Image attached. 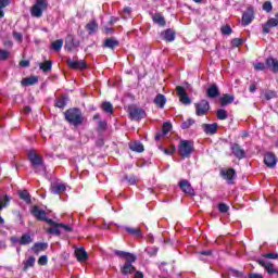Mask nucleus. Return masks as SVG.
Listing matches in <instances>:
<instances>
[{
  "label": "nucleus",
  "instance_id": "1",
  "mask_svg": "<svg viewBox=\"0 0 278 278\" xmlns=\"http://www.w3.org/2000/svg\"><path fill=\"white\" fill-rule=\"evenodd\" d=\"M64 116L65 121L74 127H79L80 125H84V115L81 114V110L77 108L65 111Z\"/></svg>",
  "mask_w": 278,
  "mask_h": 278
},
{
  "label": "nucleus",
  "instance_id": "2",
  "mask_svg": "<svg viewBox=\"0 0 278 278\" xmlns=\"http://www.w3.org/2000/svg\"><path fill=\"white\" fill-rule=\"evenodd\" d=\"M49 8V2L47 0H36L35 4L30 9V14L35 18H40L42 16V12Z\"/></svg>",
  "mask_w": 278,
  "mask_h": 278
},
{
  "label": "nucleus",
  "instance_id": "3",
  "mask_svg": "<svg viewBox=\"0 0 278 278\" xmlns=\"http://www.w3.org/2000/svg\"><path fill=\"white\" fill-rule=\"evenodd\" d=\"M194 151V143L190 140H181L178 147V153L181 157H190Z\"/></svg>",
  "mask_w": 278,
  "mask_h": 278
},
{
  "label": "nucleus",
  "instance_id": "4",
  "mask_svg": "<svg viewBox=\"0 0 278 278\" xmlns=\"http://www.w3.org/2000/svg\"><path fill=\"white\" fill-rule=\"evenodd\" d=\"M28 160H29L33 168H38L40 166H45V161L42 160V155L36 153V150L29 151Z\"/></svg>",
  "mask_w": 278,
  "mask_h": 278
},
{
  "label": "nucleus",
  "instance_id": "5",
  "mask_svg": "<svg viewBox=\"0 0 278 278\" xmlns=\"http://www.w3.org/2000/svg\"><path fill=\"white\" fill-rule=\"evenodd\" d=\"M30 214H33L37 220H46L48 225H55L53 219L47 218V212L40 210L38 206H33Z\"/></svg>",
  "mask_w": 278,
  "mask_h": 278
},
{
  "label": "nucleus",
  "instance_id": "6",
  "mask_svg": "<svg viewBox=\"0 0 278 278\" xmlns=\"http://www.w3.org/2000/svg\"><path fill=\"white\" fill-rule=\"evenodd\" d=\"M197 116H205L210 112V102L207 100H201L194 104Z\"/></svg>",
  "mask_w": 278,
  "mask_h": 278
},
{
  "label": "nucleus",
  "instance_id": "7",
  "mask_svg": "<svg viewBox=\"0 0 278 278\" xmlns=\"http://www.w3.org/2000/svg\"><path fill=\"white\" fill-rule=\"evenodd\" d=\"M253 18H255V11L253 10V7H249L242 15L241 25L243 27L251 25V23H253Z\"/></svg>",
  "mask_w": 278,
  "mask_h": 278
},
{
  "label": "nucleus",
  "instance_id": "8",
  "mask_svg": "<svg viewBox=\"0 0 278 278\" xmlns=\"http://www.w3.org/2000/svg\"><path fill=\"white\" fill-rule=\"evenodd\" d=\"M176 92L179 97L180 103H182L184 105H190V103H192V100L190 99V97H188V92H186V89L184 87H176Z\"/></svg>",
  "mask_w": 278,
  "mask_h": 278
},
{
  "label": "nucleus",
  "instance_id": "9",
  "mask_svg": "<svg viewBox=\"0 0 278 278\" xmlns=\"http://www.w3.org/2000/svg\"><path fill=\"white\" fill-rule=\"evenodd\" d=\"M129 116L132 121H142L147 116V112L138 108H129Z\"/></svg>",
  "mask_w": 278,
  "mask_h": 278
},
{
  "label": "nucleus",
  "instance_id": "10",
  "mask_svg": "<svg viewBox=\"0 0 278 278\" xmlns=\"http://www.w3.org/2000/svg\"><path fill=\"white\" fill-rule=\"evenodd\" d=\"M114 253L117 255V257L125 260L126 264H134V262L137 260L136 255L129 252L115 250Z\"/></svg>",
  "mask_w": 278,
  "mask_h": 278
},
{
  "label": "nucleus",
  "instance_id": "11",
  "mask_svg": "<svg viewBox=\"0 0 278 278\" xmlns=\"http://www.w3.org/2000/svg\"><path fill=\"white\" fill-rule=\"evenodd\" d=\"M231 151H232V154L235 155V157H237V160H244V157H247V152L238 143H233L231 146Z\"/></svg>",
  "mask_w": 278,
  "mask_h": 278
},
{
  "label": "nucleus",
  "instance_id": "12",
  "mask_svg": "<svg viewBox=\"0 0 278 278\" xmlns=\"http://www.w3.org/2000/svg\"><path fill=\"white\" fill-rule=\"evenodd\" d=\"M67 64L70 68H73L74 71H84V68L88 67V64L86 61L80 60V61H73V60H67Z\"/></svg>",
  "mask_w": 278,
  "mask_h": 278
},
{
  "label": "nucleus",
  "instance_id": "13",
  "mask_svg": "<svg viewBox=\"0 0 278 278\" xmlns=\"http://www.w3.org/2000/svg\"><path fill=\"white\" fill-rule=\"evenodd\" d=\"M264 162L268 168H275L277 166V156L273 152L265 154Z\"/></svg>",
  "mask_w": 278,
  "mask_h": 278
},
{
  "label": "nucleus",
  "instance_id": "14",
  "mask_svg": "<svg viewBox=\"0 0 278 278\" xmlns=\"http://www.w3.org/2000/svg\"><path fill=\"white\" fill-rule=\"evenodd\" d=\"M179 188L180 190H182V192H185V194H194V189L192 188V185H190V181H188L187 179L180 180Z\"/></svg>",
  "mask_w": 278,
  "mask_h": 278
},
{
  "label": "nucleus",
  "instance_id": "15",
  "mask_svg": "<svg viewBox=\"0 0 278 278\" xmlns=\"http://www.w3.org/2000/svg\"><path fill=\"white\" fill-rule=\"evenodd\" d=\"M206 97H208V99H217V97H220V89L218 88V85H211L206 90Z\"/></svg>",
  "mask_w": 278,
  "mask_h": 278
},
{
  "label": "nucleus",
  "instance_id": "16",
  "mask_svg": "<svg viewBox=\"0 0 278 278\" xmlns=\"http://www.w3.org/2000/svg\"><path fill=\"white\" fill-rule=\"evenodd\" d=\"M104 49L114 50L116 47H121V41L114 37L106 38L103 45Z\"/></svg>",
  "mask_w": 278,
  "mask_h": 278
},
{
  "label": "nucleus",
  "instance_id": "17",
  "mask_svg": "<svg viewBox=\"0 0 278 278\" xmlns=\"http://www.w3.org/2000/svg\"><path fill=\"white\" fill-rule=\"evenodd\" d=\"M257 263L260 264V266H263V268H265L268 275H275V273H277V269H275V265H273V263L265 260H258Z\"/></svg>",
  "mask_w": 278,
  "mask_h": 278
},
{
  "label": "nucleus",
  "instance_id": "18",
  "mask_svg": "<svg viewBox=\"0 0 278 278\" xmlns=\"http://www.w3.org/2000/svg\"><path fill=\"white\" fill-rule=\"evenodd\" d=\"M202 128L204 129V134H207L210 136H214L218 131V124H203Z\"/></svg>",
  "mask_w": 278,
  "mask_h": 278
},
{
  "label": "nucleus",
  "instance_id": "19",
  "mask_svg": "<svg viewBox=\"0 0 278 278\" xmlns=\"http://www.w3.org/2000/svg\"><path fill=\"white\" fill-rule=\"evenodd\" d=\"M222 175L224 179H227L228 184H233V180L236 179V169L228 168L226 172L222 170Z\"/></svg>",
  "mask_w": 278,
  "mask_h": 278
},
{
  "label": "nucleus",
  "instance_id": "20",
  "mask_svg": "<svg viewBox=\"0 0 278 278\" xmlns=\"http://www.w3.org/2000/svg\"><path fill=\"white\" fill-rule=\"evenodd\" d=\"M49 249V243L45 242H37L31 247V251L35 253V255H39L41 251H47Z\"/></svg>",
  "mask_w": 278,
  "mask_h": 278
},
{
  "label": "nucleus",
  "instance_id": "21",
  "mask_svg": "<svg viewBox=\"0 0 278 278\" xmlns=\"http://www.w3.org/2000/svg\"><path fill=\"white\" fill-rule=\"evenodd\" d=\"M278 25V20L275 17L269 18L265 25H263V34H270V28L271 27H277Z\"/></svg>",
  "mask_w": 278,
  "mask_h": 278
},
{
  "label": "nucleus",
  "instance_id": "22",
  "mask_svg": "<svg viewBox=\"0 0 278 278\" xmlns=\"http://www.w3.org/2000/svg\"><path fill=\"white\" fill-rule=\"evenodd\" d=\"M75 255L78 262H86L88 260V252L84 248H76Z\"/></svg>",
  "mask_w": 278,
  "mask_h": 278
},
{
  "label": "nucleus",
  "instance_id": "23",
  "mask_svg": "<svg viewBox=\"0 0 278 278\" xmlns=\"http://www.w3.org/2000/svg\"><path fill=\"white\" fill-rule=\"evenodd\" d=\"M161 37L166 42H173L175 40V30L173 29H166L165 31L161 33Z\"/></svg>",
  "mask_w": 278,
  "mask_h": 278
},
{
  "label": "nucleus",
  "instance_id": "24",
  "mask_svg": "<svg viewBox=\"0 0 278 278\" xmlns=\"http://www.w3.org/2000/svg\"><path fill=\"white\" fill-rule=\"evenodd\" d=\"M236 100V97L233 94L225 93L223 97L219 98V103L225 108V105L231 104L232 101Z\"/></svg>",
  "mask_w": 278,
  "mask_h": 278
},
{
  "label": "nucleus",
  "instance_id": "25",
  "mask_svg": "<svg viewBox=\"0 0 278 278\" xmlns=\"http://www.w3.org/2000/svg\"><path fill=\"white\" fill-rule=\"evenodd\" d=\"M66 192V186L62 184H54L51 186V193L52 194H62Z\"/></svg>",
  "mask_w": 278,
  "mask_h": 278
},
{
  "label": "nucleus",
  "instance_id": "26",
  "mask_svg": "<svg viewBox=\"0 0 278 278\" xmlns=\"http://www.w3.org/2000/svg\"><path fill=\"white\" fill-rule=\"evenodd\" d=\"M17 194L22 201H25L27 205L31 204V194H29V191L27 190H20L17 191Z\"/></svg>",
  "mask_w": 278,
  "mask_h": 278
},
{
  "label": "nucleus",
  "instance_id": "27",
  "mask_svg": "<svg viewBox=\"0 0 278 278\" xmlns=\"http://www.w3.org/2000/svg\"><path fill=\"white\" fill-rule=\"evenodd\" d=\"M154 103L157 108H164L166 105V97L162 93L156 94Z\"/></svg>",
  "mask_w": 278,
  "mask_h": 278
},
{
  "label": "nucleus",
  "instance_id": "28",
  "mask_svg": "<svg viewBox=\"0 0 278 278\" xmlns=\"http://www.w3.org/2000/svg\"><path fill=\"white\" fill-rule=\"evenodd\" d=\"M122 275H131V273L136 271V267L131 265V263H125L121 268Z\"/></svg>",
  "mask_w": 278,
  "mask_h": 278
},
{
  "label": "nucleus",
  "instance_id": "29",
  "mask_svg": "<svg viewBox=\"0 0 278 278\" xmlns=\"http://www.w3.org/2000/svg\"><path fill=\"white\" fill-rule=\"evenodd\" d=\"M266 66L271 68L273 73H278V61L277 59L270 58L266 60Z\"/></svg>",
  "mask_w": 278,
  "mask_h": 278
},
{
  "label": "nucleus",
  "instance_id": "30",
  "mask_svg": "<svg viewBox=\"0 0 278 278\" xmlns=\"http://www.w3.org/2000/svg\"><path fill=\"white\" fill-rule=\"evenodd\" d=\"M129 149L130 151H135L136 153H142V151H144V146L139 141H135L132 143H129Z\"/></svg>",
  "mask_w": 278,
  "mask_h": 278
},
{
  "label": "nucleus",
  "instance_id": "31",
  "mask_svg": "<svg viewBox=\"0 0 278 278\" xmlns=\"http://www.w3.org/2000/svg\"><path fill=\"white\" fill-rule=\"evenodd\" d=\"M152 21L156 23V25H160V27H164L166 25V20H164V16L160 13L154 14L152 16Z\"/></svg>",
  "mask_w": 278,
  "mask_h": 278
},
{
  "label": "nucleus",
  "instance_id": "32",
  "mask_svg": "<svg viewBox=\"0 0 278 278\" xmlns=\"http://www.w3.org/2000/svg\"><path fill=\"white\" fill-rule=\"evenodd\" d=\"M66 101H68V97L62 96L56 99L55 101V108H59L60 110H64L66 108Z\"/></svg>",
  "mask_w": 278,
  "mask_h": 278
},
{
  "label": "nucleus",
  "instance_id": "33",
  "mask_svg": "<svg viewBox=\"0 0 278 278\" xmlns=\"http://www.w3.org/2000/svg\"><path fill=\"white\" fill-rule=\"evenodd\" d=\"M34 242V239L31 238V236L29 233H24L21 239H20V244L22 247H25L27 244H31Z\"/></svg>",
  "mask_w": 278,
  "mask_h": 278
},
{
  "label": "nucleus",
  "instance_id": "34",
  "mask_svg": "<svg viewBox=\"0 0 278 278\" xmlns=\"http://www.w3.org/2000/svg\"><path fill=\"white\" fill-rule=\"evenodd\" d=\"M22 86H34L35 84H38V77L33 76V77H27L22 79L21 81Z\"/></svg>",
  "mask_w": 278,
  "mask_h": 278
},
{
  "label": "nucleus",
  "instance_id": "35",
  "mask_svg": "<svg viewBox=\"0 0 278 278\" xmlns=\"http://www.w3.org/2000/svg\"><path fill=\"white\" fill-rule=\"evenodd\" d=\"M86 29L89 34H96L97 29H99V24L96 21H91L86 25Z\"/></svg>",
  "mask_w": 278,
  "mask_h": 278
},
{
  "label": "nucleus",
  "instance_id": "36",
  "mask_svg": "<svg viewBox=\"0 0 278 278\" xmlns=\"http://www.w3.org/2000/svg\"><path fill=\"white\" fill-rule=\"evenodd\" d=\"M102 110L103 112H105V114H109L110 116L114 114V106L110 102H103Z\"/></svg>",
  "mask_w": 278,
  "mask_h": 278
},
{
  "label": "nucleus",
  "instance_id": "37",
  "mask_svg": "<svg viewBox=\"0 0 278 278\" xmlns=\"http://www.w3.org/2000/svg\"><path fill=\"white\" fill-rule=\"evenodd\" d=\"M125 230L127 231V233H131L132 236H136V238L142 237V230L140 228L126 227Z\"/></svg>",
  "mask_w": 278,
  "mask_h": 278
},
{
  "label": "nucleus",
  "instance_id": "38",
  "mask_svg": "<svg viewBox=\"0 0 278 278\" xmlns=\"http://www.w3.org/2000/svg\"><path fill=\"white\" fill-rule=\"evenodd\" d=\"M52 66H53V63L51 61H46L45 63L39 64V68L43 71V73H49Z\"/></svg>",
  "mask_w": 278,
  "mask_h": 278
},
{
  "label": "nucleus",
  "instance_id": "39",
  "mask_svg": "<svg viewBox=\"0 0 278 278\" xmlns=\"http://www.w3.org/2000/svg\"><path fill=\"white\" fill-rule=\"evenodd\" d=\"M217 118L218 121H227L229 118V114L225 111V109L217 110Z\"/></svg>",
  "mask_w": 278,
  "mask_h": 278
},
{
  "label": "nucleus",
  "instance_id": "40",
  "mask_svg": "<svg viewBox=\"0 0 278 278\" xmlns=\"http://www.w3.org/2000/svg\"><path fill=\"white\" fill-rule=\"evenodd\" d=\"M64 46V40L59 39L52 42L51 47L54 51H61Z\"/></svg>",
  "mask_w": 278,
  "mask_h": 278
},
{
  "label": "nucleus",
  "instance_id": "41",
  "mask_svg": "<svg viewBox=\"0 0 278 278\" xmlns=\"http://www.w3.org/2000/svg\"><path fill=\"white\" fill-rule=\"evenodd\" d=\"M36 264V257L29 256L27 261L24 262V270H27V268H31Z\"/></svg>",
  "mask_w": 278,
  "mask_h": 278
},
{
  "label": "nucleus",
  "instance_id": "42",
  "mask_svg": "<svg viewBox=\"0 0 278 278\" xmlns=\"http://www.w3.org/2000/svg\"><path fill=\"white\" fill-rule=\"evenodd\" d=\"M10 58H12V50L10 49H2L1 50V60H10Z\"/></svg>",
  "mask_w": 278,
  "mask_h": 278
},
{
  "label": "nucleus",
  "instance_id": "43",
  "mask_svg": "<svg viewBox=\"0 0 278 278\" xmlns=\"http://www.w3.org/2000/svg\"><path fill=\"white\" fill-rule=\"evenodd\" d=\"M10 201H12L10 195H3L1 199V210H3V207H8L10 205Z\"/></svg>",
  "mask_w": 278,
  "mask_h": 278
},
{
  "label": "nucleus",
  "instance_id": "44",
  "mask_svg": "<svg viewBox=\"0 0 278 278\" xmlns=\"http://www.w3.org/2000/svg\"><path fill=\"white\" fill-rule=\"evenodd\" d=\"M60 226H53L47 229V233H51L52 236H60Z\"/></svg>",
  "mask_w": 278,
  "mask_h": 278
},
{
  "label": "nucleus",
  "instance_id": "45",
  "mask_svg": "<svg viewBox=\"0 0 278 278\" xmlns=\"http://www.w3.org/2000/svg\"><path fill=\"white\" fill-rule=\"evenodd\" d=\"M264 97L267 101H270V99L277 98V91H273V90L265 91Z\"/></svg>",
  "mask_w": 278,
  "mask_h": 278
},
{
  "label": "nucleus",
  "instance_id": "46",
  "mask_svg": "<svg viewBox=\"0 0 278 278\" xmlns=\"http://www.w3.org/2000/svg\"><path fill=\"white\" fill-rule=\"evenodd\" d=\"M172 129H173V124L168 122L163 124V128H162L163 135L166 136V134H168V131H170Z\"/></svg>",
  "mask_w": 278,
  "mask_h": 278
},
{
  "label": "nucleus",
  "instance_id": "47",
  "mask_svg": "<svg viewBox=\"0 0 278 278\" xmlns=\"http://www.w3.org/2000/svg\"><path fill=\"white\" fill-rule=\"evenodd\" d=\"M194 123V119L189 118L186 122L181 124V129H190L192 127V124Z\"/></svg>",
  "mask_w": 278,
  "mask_h": 278
},
{
  "label": "nucleus",
  "instance_id": "48",
  "mask_svg": "<svg viewBox=\"0 0 278 278\" xmlns=\"http://www.w3.org/2000/svg\"><path fill=\"white\" fill-rule=\"evenodd\" d=\"M74 47H75V43H73V37H70L68 39H66L65 49H67L68 51H72Z\"/></svg>",
  "mask_w": 278,
  "mask_h": 278
},
{
  "label": "nucleus",
  "instance_id": "49",
  "mask_svg": "<svg viewBox=\"0 0 278 278\" xmlns=\"http://www.w3.org/2000/svg\"><path fill=\"white\" fill-rule=\"evenodd\" d=\"M218 210L219 212H222V214H227L229 212V205L225 203H219Z\"/></svg>",
  "mask_w": 278,
  "mask_h": 278
},
{
  "label": "nucleus",
  "instance_id": "50",
  "mask_svg": "<svg viewBox=\"0 0 278 278\" xmlns=\"http://www.w3.org/2000/svg\"><path fill=\"white\" fill-rule=\"evenodd\" d=\"M47 262H49V258L47 257V255H42L38 260L39 266H47Z\"/></svg>",
  "mask_w": 278,
  "mask_h": 278
},
{
  "label": "nucleus",
  "instance_id": "51",
  "mask_svg": "<svg viewBox=\"0 0 278 278\" xmlns=\"http://www.w3.org/2000/svg\"><path fill=\"white\" fill-rule=\"evenodd\" d=\"M263 10L265 12H273V3H270L269 1H266L264 4H263Z\"/></svg>",
  "mask_w": 278,
  "mask_h": 278
},
{
  "label": "nucleus",
  "instance_id": "52",
  "mask_svg": "<svg viewBox=\"0 0 278 278\" xmlns=\"http://www.w3.org/2000/svg\"><path fill=\"white\" fill-rule=\"evenodd\" d=\"M146 251L148 252V255H157L159 249L156 247H153V248H147Z\"/></svg>",
  "mask_w": 278,
  "mask_h": 278
},
{
  "label": "nucleus",
  "instance_id": "53",
  "mask_svg": "<svg viewBox=\"0 0 278 278\" xmlns=\"http://www.w3.org/2000/svg\"><path fill=\"white\" fill-rule=\"evenodd\" d=\"M124 179H126L130 186H136V176H125Z\"/></svg>",
  "mask_w": 278,
  "mask_h": 278
},
{
  "label": "nucleus",
  "instance_id": "54",
  "mask_svg": "<svg viewBox=\"0 0 278 278\" xmlns=\"http://www.w3.org/2000/svg\"><path fill=\"white\" fill-rule=\"evenodd\" d=\"M232 29L230 26H224L222 27V34H224L225 36H230Z\"/></svg>",
  "mask_w": 278,
  "mask_h": 278
},
{
  "label": "nucleus",
  "instance_id": "55",
  "mask_svg": "<svg viewBox=\"0 0 278 278\" xmlns=\"http://www.w3.org/2000/svg\"><path fill=\"white\" fill-rule=\"evenodd\" d=\"M52 227H62L63 229H65V231H73V228H71V226L64 224L55 223V225H52Z\"/></svg>",
  "mask_w": 278,
  "mask_h": 278
},
{
  "label": "nucleus",
  "instance_id": "56",
  "mask_svg": "<svg viewBox=\"0 0 278 278\" xmlns=\"http://www.w3.org/2000/svg\"><path fill=\"white\" fill-rule=\"evenodd\" d=\"M105 129H108V122H105V121H100V122H99V130H100V131H105Z\"/></svg>",
  "mask_w": 278,
  "mask_h": 278
},
{
  "label": "nucleus",
  "instance_id": "57",
  "mask_svg": "<svg viewBox=\"0 0 278 278\" xmlns=\"http://www.w3.org/2000/svg\"><path fill=\"white\" fill-rule=\"evenodd\" d=\"M242 39L241 38H235L231 40L232 47H240L242 45Z\"/></svg>",
  "mask_w": 278,
  "mask_h": 278
},
{
  "label": "nucleus",
  "instance_id": "58",
  "mask_svg": "<svg viewBox=\"0 0 278 278\" xmlns=\"http://www.w3.org/2000/svg\"><path fill=\"white\" fill-rule=\"evenodd\" d=\"M3 45L5 47V49L12 50V47H14V42H12V40L7 39L3 41Z\"/></svg>",
  "mask_w": 278,
  "mask_h": 278
},
{
  "label": "nucleus",
  "instance_id": "59",
  "mask_svg": "<svg viewBox=\"0 0 278 278\" xmlns=\"http://www.w3.org/2000/svg\"><path fill=\"white\" fill-rule=\"evenodd\" d=\"M263 257H265L267 260H277L278 254L277 253H267V254H263Z\"/></svg>",
  "mask_w": 278,
  "mask_h": 278
},
{
  "label": "nucleus",
  "instance_id": "60",
  "mask_svg": "<svg viewBox=\"0 0 278 278\" xmlns=\"http://www.w3.org/2000/svg\"><path fill=\"white\" fill-rule=\"evenodd\" d=\"M255 71H265L266 70V64L264 63H256L254 64Z\"/></svg>",
  "mask_w": 278,
  "mask_h": 278
},
{
  "label": "nucleus",
  "instance_id": "61",
  "mask_svg": "<svg viewBox=\"0 0 278 278\" xmlns=\"http://www.w3.org/2000/svg\"><path fill=\"white\" fill-rule=\"evenodd\" d=\"M13 37L15 40H17V42H23V34L14 31Z\"/></svg>",
  "mask_w": 278,
  "mask_h": 278
},
{
  "label": "nucleus",
  "instance_id": "62",
  "mask_svg": "<svg viewBox=\"0 0 278 278\" xmlns=\"http://www.w3.org/2000/svg\"><path fill=\"white\" fill-rule=\"evenodd\" d=\"M161 151H164L165 155H173V153H175V148H173L172 150L168 149H164V148H160Z\"/></svg>",
  "mask_w": 278,
  "mask_h": 278
},
{
  "label": "nucleus",
  "instance_id": "63",
  "mask_svg": "<svg viewBox=\"0 0 278 278\" xmlns=\"http://www.w3.org/2000/svg\"><path fill=\"white\" fill-rule=\"evenodd\" d=\"M230 275H232V277H242V274L236 269H230Z\"/></svg>",
  "mask_w": 278,
  "mask_h": 278
},
{
  "label": "nucleus",
  "instance_id": "64",
  "mask_svg": "<svg viewBox=\"0 0 278 278\" xmlns=\"http://www.w3.org/2000/svg\"><path fill=\"white\" fill-rule=\"evenodd\" d=\"M10 3H12V0H1V9L3 10V8H8Z\"/></svg>",
  "mask_w": 278,
  "mask_h": 278
}]
</instances>
